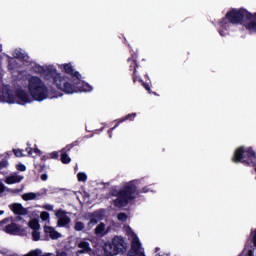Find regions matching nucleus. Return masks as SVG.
Returning <instances> with one entry per match:
<instances>
[{"mask_svg": "<svg viewBox=\"0 0 256 256\" xmlns=\"http://www.w3.org/2000/svg\"><path fill=\"white\" fill-rule=\"evenodd\" d=\"M231 25H243L249 33H256V12L253 14L245 8H232L218 21L219 35L225 37Z\"/></svg>", "mask_w": 256, "mask_h": 256, "instance_id": "nucleus-1", "label": "nucleus"}, {"mask_svg": "<svg viewBox=\"0 0 256 256\" xmlns=\"http://www.w3.org/2000/svg\"><path fill=\"white\" fill-rule=\"evenodd\" d=\"M28 91L32 99L39 102L61 97L55 88L47 87L39 76H32L28 79Z\"/></svg>", "mask_w": 256, "mask_h": 256, "instance_id": "nucleus-2", "label": "nucleus"}, {"mask_svg": "<svg viewBox=\"0 0 256 256\" xmlns=\"http://www.w3.org/2000/svg\"><path fill=\"white\" fill-rule=\"evenodd\" d=\"M137 192V185L133 182H129L122 187V189H112L109 192L110 197H117L113 200L114 207H127L130 201H135L137 196L135 193Z\"/></svg>", "mask_w": 256, "mask_h": 256, "instance_id": "nucleus-3", "label": "nucleus"}, {"mask_svg": "<svg viewBox=\"0 0 256 256\" xmlns=\"http://www.w3.org/2000/svg\"><path fill=\"white\" fill-rule=\"evenodd\" d=\"M45 78L49 80H53L54 85L63 93L67 95H73L75 92V87L69 83V79L61 76V74L57 73V69L53 67H47L44 70Z\"/></svg>", "mask_w": 256, "mask_h": 256, "instance_id": "nucleus-4", "label": "nucleus"}, {"mask_svg": "<svg viewBox=\"0 0 256 256\" xmlns=\"http://www.w3.org/2000/svg\"><path fill=\"white\" fill-rule=\"evenodd\" d=\"M233 163H242L245 167H256V153L253 147L240 146L234 152Z\"/></svg>", "mask_w": 256, "mask_h": 256, "instance_id": "nucleus-5", "label": "nucleus"}, {"mask_svg": "<svg viewBox=\"0 0 256 256\" xmlns=\"http://www.w3.org/2000/svg\"><path fill=\"white\" fill-rule=\"evenodd\" d=\"M127 252V243H125V239L122 236H115L112 239V242L106 243L104 245V255L105 256H115L119 255V253Z\"/></svg>", "mask_w": 256, "mask_h": 256, "instance_id": "nucleus-6", "label": "nucleus"}, {"mask_svg": "<svg viewBox=\"0 0 256 256\" xmlns=\"http://www.w3.org/2000/svg\"><path fill=\"white\" fill-rule=\"evenodd\" d=\"M62 71H64L66 75H70V77H67V76H62V77L69 80V84L72 85V87H74V91H75L77 89V84L80 83L81 81V74L79 73V71H75L71 63L63 64Z\"/></svg>", "mask_w": 256, "mask_h": 256, "instance_id": "nucleus-7", "label": "nucleus"}, {"mask_svg": "<svg viewBox=\"0 0 256 256\" xmlns=\"http://www.w3.org/2000/svg\"><path fill=\"white\" fill-rule=\"evenodd\" d=\"M31 96L23 88H18L16 90V103L19 105H25V103H31Z\"/></svg>", "mask_w": 256, "mask_h": 256, "instance_id": "nucleus-8", "label": "nucleus"}, {"mask_svg": "<svg viewBox=\"0 0 256 256\" xmlns=\"http://www.w3.org/2000/svg\"><path fill=\"white\" fill-rule=\"evenodd\" d=\"M128 63H130L129 71H132V81L135 84L139 80V76L137 75L139 64L137 63V58H135V55H132V57L128 58Z\"/></svg>", "mask_w": 256, "mask_h": 256, "instance_id": "nucleus-9", "label": "nucleus"}, {"mask_svg": "<svg viewBox=\"0 0 256 256\" xmlns=\"http://www.w3.org/2000/svg\"><path fill=\"white\" fill-rule=\"evenodd\" d=\"M127 256H145V252H141V242L139 239H133L131 248L127 253Z\"/></svg>", "mask_w": 256, "mask_h": 256, "instance_id": "nucleus-10", "label": "nucleus"}, {"mask_svg": "<svg viewBox=\"0 0 256 256\" xmlns=\"http://www.w3.org/2000/svg\"><path fill=\"white\" fill-rule=\"evenodd\" d=\"M9 209L14 213V215H29V210L23 207L21 203L10 204Z\"/></svg>", "mask_w": 256, "mask_h": 256, "instance_id": "nucleus-11", "label": "nucleus"}, {"mask_svg": "<svg viewBox=\"0 0 256 256\" xmlns=\"http://www.w3.org/2000/svg\"><path fill=\"white\" fill-rule=\"evenodd\" d=\"M2 99L0 101H5L6 103H17V97L16 94L14 95L11 90H7L6 92H3V95H1Z\"/></svg>", "mask_w": 256, "mask_h": 256, "instance_id": "nucleus-12", "label": "nucleus"}, {"mask_svg": "<svg viewBox=\"0 0 256 256\" xmlns=\"http://www.w3.org/2000/svg\"><path fill=\"white\" fill-rule=\"evenodd\" d=\"M5 231L9 235H19V233H21V226L16 223H11L5 227Z\"/></svg>", "mask_w": 256, "mask_h": 256, "instance_id": "nucleus-13", "label": "nucleus"}, {"mask_svg": "<svg viewBox=\"0 0 256 256\" xmlns=\"http://www.w3.org/2000/svg\"><path fill=\"white\" fill-rule=\"evenodd\" d=\"M77 91H93V87L87 83H85L84 81L81 80L80 78V82L76 85V89L73 93H77Z\"/></svg>", "mask_w": 256, "mask_h": 256, "instance_id": "nucleus-14", "label": "nucleus"}, {"mask_svg": "<svg viewBox=\"0 0 256 256\" xmlns=\"http://www.w3.org/2000/svg\"><path fill=\"white\" fill-rule=\"evenodd\" d=\"M21 181H23V176L11 175L6 178L5 183H7V185H15V183H21Z\"/></svg>", "mask_w": 256, "mask_h": 256, "instance_id": "nucleus-15", "label": "nucleus"}, {"mask_svg": "<svg viewBox=\"0 0 256 256\" xmlns=\"http://www.w3.org/2000/svg\"><path fill=\"white\" fill-rule=\"evenodd\" d=\"M67 153H69V151H67L66 148H63L61 150V162L64 165H69V163H71V157H69V155Z\"/></svg>", "mask_w": 256, "mask_h": 256, "instance_id": "nucleus-16", "label": "nucleus"}, {"mask_svg": "<svg viewBox=\"0 0 256 256\" xmlns=\"http://www.w3.org/2000/svg\"><path fill=\"white\" fill-rule=\"evenodd\" d=\"M135 117H137V113L127 114L126 116H124L118 120V125H120V123H125V121H134Z\"/></svg>", "mask_w": 256, "mask_h": 256, "instance_id": "nucleus-17", "label": "nucleus"}, {"mask_svg": "<svg viewBox=\"0 0 256 256\" xmlns=\"http://www.w3.org/2000/svg\"><path fill=\"white\" fill-rule=\"evenodd\" d=\"M15 59H19L20 61H27L29 59V56L27 54L21 52V50H16L14 52Z\"/></svg>", "mask_w": 256, "mask_h": 256, "instance_id": "nucleus-18", "label": "nucleus"}, {"mask_svg": "<svg viewBox=\"0 0 256 256\" xmlns=\"http://www.w3.org/2000/svg\"><path fill=\"white\" fill-rule=\"evenodd\" d=\"M37 195H41V194H37V193H34V192H29V193H25L22 195V199L24 201H33V199H37Z\"/></svg>", "mask_w": 256, "mask_h": 256, "instance_id": "nucleus-19", "label": "nucleus"}, {"mask_svg": "<svg viewBox=\"0 0 256 256\" xmlns=\"http://www.w3.org/2000/svg\"><path fill=\"white\" fill-rule=\"evenodd\" d=\"M99 221H101V216H99V213L94 212L90 218L88 225H97Z\"/></svg>", "mask_w": 256, "mask_h": 256, "instance_id": "nucleus-20", "label": "nucleus"}, {"mask_svg": "<svg viewBox=\"0 0 256 256\" xmlns=\"http://www.w3.org/2000/svg\"><path fill=\"white\" fill-rule=\"evenodd\" d=\"M71 223V218L69 216H64L60 220H58V227H67Z\"/></svg>", "mask_w": 256, "mask_h": 256, "instance_id": "nucleus-21", "label": "nucleus"}, {"mask_svg": "<svg viewBox=\"0 0 256 256\" xmlns=\"http://www.w3.org/2000/svg\"><path fill=\"white\" fill-rule=\"evenodd\" d=\"M79 249H83L79 251V253H85V251H91V247L89 246V242L82 241L78 244Z\"/></svg>", "mask_w": 256, "mask_h": 256, "instance_id": "nucleus-22", "label": "nucleus"}, {"mask_svg": "<svg viewBox=\"0 0 256 256\" xmlns=\"http://www.w3.org/2000/svg\"><path fill=\"white\" fill-rule=\"evenodd\" d=\"M29 227L30 229H33V231H39L40 225H39V220L33 219L29 222Z\"/></svg>", "mask_w": 256, "mask_h": 256, "instance_id": "nucleus-23", "label": "nucleus"}, {"mask_svg": "<svg viewBox=\"0 0 256 256\" xmlns=\"http://www.w3.org/2000/svg\"><path fill=\"white\" fill-rule=\"evenodd\" d=\"M137 81H139V83H141L142 87H144V89H146V91H147L149 94L153 93V92L151 91V86L149 85V83L143 81V79H141V78H139V77H138V80H137Z\"/></svg>", "mask_w": 256, "mask_h": 256, "instance_id": "nucleus-24", "label": "nucleus"}, {"mask_svg": "<svg viewBox=\"0 0 256 256\" xmlns=\"http://www.w3.org/2000/svg\"><path fill=\"white\" fill-rule=\"evenodd\" d=\"M77 179L78 181L85 183V181H87V174H85L84 172H79L77 174Z\"/></svg>", "mask_w": 256, "mask_h": 256, "instance_id": "nucleus-25", "label": "nucleus"}, {"mask_svg": "<svg viewBox=\"0 0 256 256\" xmlns=\"http://www.w3.org/2000/svg\"><path fill=\"white\" fill-rule=\"evenodd\" d=\"M141 193H149V188L146 186V187H143L141 190H137V187H136V192H135L136 199L137 197H139V195H141Z\"/></svg>", "mask_w": 256, "mask_h": 256, "instance_id": "nucleus-26", "label": "nucleus"}, {"mask_svg": "<svg viewBox=\"0 0 256 256\" xmlns=\"http://www.w3.org/2000/svg\"><path fill=\"white\" fill-rule=\"evenodd\" d=\"M75 231H83L85 229V224L83 222H76L74 226Z\"/></svg>", "mask_w": 256, "mask_h": 256, "instance_id": "nucleus-27", "label": "nucleus"}, {"mask_svg": "<svg viewBox=\"0 0 256 256\" xmlns=\"http://www.w3.org/2000/svg\"><path fill=\"white\" fill-rule=\"evenodd\" d=\"M9 167V161L7 160V159H2L1 161H0V171L2 170V169H7Z\"/></svg>", "mask_w": 256, "mask_h": 256, "instance_id": "nucleus-28", "label": "nucleus"}, {"mask_svg": "<svg viewBox=\"0 0 256 256\" xmlns=\"http://www.w3.org/2000/svg\"><path fill=\"white\" fill-rule=\"evenodd\" d=\"M32 239L33 241H39L41 239V233L37 230L32 232Z\"/></svg>", "mask_w": 256, "mask_h": 256, "instance_id": "nucleus-29", "label": "nucleus"}, {"mask_svg": "<svg viewBox=\"0 0 256 256\" xmlns=\"http://www.w3.org/2000/svg\"><path fill=\"white\" fill-rule=\"evenodd\" d=\"M66 216H67V213L62 209L56 212V217L58 218V220H61L63 219V217H66Z\"/></svg>", "mask_w": 256, "mask_h": 256, "instance_id": "nucleus-30", "label": "nucleus"}, {"mask_svg": "<svg viewBox=\"0 0 256 256\" xmlns=\"http://www.w3.org/2000/svg\"><path fill=\"white\" fill-rule=\"evenodd\" d=\"M12 152L14 153L15 157H25V154H23V150L21 149H13Z\"/></svg>", "mask_w": 256, "mask_h": 256, "instance_id": "nucleus-31", "label": "nucleus"}, {"mask_svg": "<svg viewBox=\"0 0 256 256\" xmlns=\"http://www.w3.org/2000/svg\"><path fill=\"white\" fill-rule=\"evenodd\" d=\"M77 146H79V141L76 140V141L72 142L71 144L67 145L65 147V149H66V151H71V149L73 147H77Z\"/></svg>", "mask_w": 256, "mask_h": 256, "instance_id": "nucleus-32", "label": "nucleus"}, {"mask_svg": "<svg viewBox=\"0 0 256 256\" xmlns=\"http://www.w3.org/2000/svg\"><path fill=\"white\" fill-rule=\"evenodd\" d=\"M103 231H105V224L104 223H100L96 229H95V232L96 233H103Z\"/></svg>", "mask_w": 256, "mask_h": 256, "instance_id": "nucleus-33", "label": "nucleus"}, {"mask_svg": "<svg viewBox=\"0 0 256 256\" xmlns=\"http://www.w3.org/2000/svg\"><path fill=\"white\" fill-rule=\"evenodd\" d=\"M117 218H118V221H127V214L124 212H120Z\"/></svg>", "mask_w": 256, "mask_h": 256, "instance_id": "nucleus-34", "label": "nucleus"}, {"mask_svg": "<svg viewBox=\"0 0 256 256\" xmlns=\"http://www.w3.org/2000/svg\"><path fill=\"white\" fill-rule=\"evenodd\" d=\"M40 218L42 219V221H48V219H49V212H46V211L41 212Z\"/></svg>", "mask_w": 256, "mask_h": 256, "instance_id": "nucleus-35", "label": "nucleus"}, {"mask_svg": "<svg viewBox=\"0 0 256 256\" xmlns=\"http://www.w3.org/2000/svg\"><path fill=\"white\" fill-rule=\"evenodd\" d=\"M50 237L51 239H59V237H61V233L54 230L53 232H51Z\"/></svg>", "mask_w": 256, "mask_h": 256, "instance_id": "nucleus-36", "label": "nucleus"}, {"mask_svg": "<svg viewBox=\"0 0 256 256\" xmlns=\"http://www.w3.org/2000/svg\"><path fill=\"white\" fill-rule=\"evenodd\" d=\"M16 169H17V171H27V166H25L24 164H21V163H19V164H17L16 165Z\"/></svg>", "mask_w": 256, "mask_h": 256, "instance_id": "nucleus-37", "label": "nucleus"}, {"mask_svg": "<svg viewBox=\"0 0 256 256\" xmlns=\"http://www.w3.org/2000/svg\"><path fill=\"white\" fill-rule=\"evenodd\" d=\"M117 127H119V122H117L114 127H112L111 129L108 130V135L110 138L113 135V131H115V129H117Z\"/></svg>", "mask_w": 256, "mask_h": 256, "instance_id": "nucleus-38", "label": "nucleus"}, {"mask_svg": "<svg viewBox=\"0 0 256 256\" xmlns=\"http://www.w3.org/2000/svg\"><path fill=\"white\" fill-rule=\"evenodd\" d=\"M49 157L50 159H59V152L57 151L51 152L49 153Z\"/></svg>", "mask_w": 256, "mask_h": 256, "instance_id": "nucleus-39", "label": "nucleus"}, {"mask_svg": "<svg viewBox=\"0 0 256 256\" xmlns=\"http://www.w3.org/2000/svg\"><path fill=\"white\" fill-rule=\"evenodd\" d=\"M45 169H47V166L45 164L38 165V173L45 172Z\"/></svg>", "mask_w": 256, "mask_h": 256, "instance_id": "nucleus-40", "label": "nucleus"}, {"mask_svg": "<svg viewBox=\"0 0 256 256\" xmlns=\"http://www.w3.org/2000/svg\"><path fill=\"white\" fill-rule=\"evenodd\" d=\"M55 230V228L51 227V226H45L44 227V232L45 233H49L51 235V233Z\"/></svg>", "mask_w": 256, "mask_h": 256, "instance_id": "nucleus-41", "label": "nucleus"}, {"mask_svg": "<svg viewBox=\"0 0 256 256\" xmlns=\"http://www.w3.org/2000/svg\"><path fill=\"white\" fill-rule=\"evenodd\" d=\"M5 189H7L5 184H3V182H0V195H3V193H5Z\"/></svg>", "mask_w": 256, "mask_h": 256, "instance_id": "nucleus-42", "label": "nucleus"}, {"mask_svg": "<svg viewBox=\"0 0 256 256\" xmlns=\"http://www.w3.org/2000/svg\"><path fill=\"white\" fill-rule=\"evenodd\" d=\"M44 209H45L46 211H53V205H51V204H45V205H44Z\"/></svg>", "mask_w": 256, "mask_h": 256, "instance_id": "nucleus-43", "label": "nucleus"}, {"mask_svg": "<svg viewBox=\"0 0 256 256\" xmlns=\"http://www.w3.org/2000/svg\"><path fill=\"white\" fill-rule=\"evenodd\" d=\"M41 181H47V179H49V176L47 175V173H44L40 176Z\"/></svg>", "mask_w": 256, "mask_h": 256, "instance_id": "nucleus-44", "label": "nucleus"}, {"mask_svg": "<svg viewBox=\"0 0 256 256\" xmlns=\"http://www.w3.org/2000/svg\"><path fill=\"white\" fill-rule=\"evenodd\" d=\"M48 159H51L49 154H46V155L41 157V161H47Z\"/></svg>", "mask_w": 256, "mask_h": 256, "instance_id": "nucleus-45", "label": "nucleus"}, {"mask_svg": "<svg viewBox=\"0 0 256 256\" xmlns=\"http://www.w3.org/2000/svg\"><path fill=\"white\" fill-rule=\"evenodd\" d=\"M34 153H36V155H43V152H41L40 150H39V148H34Z\"/></svg>", "mask_w": 256, "mask_h": 256, "instance_id": "nucleus-46", "label": "nucleus"}, {"mask_svg": "<svg viewBox=\"0 0 256 256\" xmlns=\"http://www.w3.org/2000/svg\"><path fill=\"white\" fill-rule=\"evenodd\" d=\"M26 151L28 152V155H33V148L27 147Z\"/></svg>", "mask_w": 256, "mask_h": 256, "instance_id": "nucleus-47", "label": "nucleus"}, {"mask_svg": "<svg viewBox=\"0 0 256 256\" xmlns=\"http://www.w3.org/2000/svg\"><path fill=\"white\" fill-rule=\"evenodd\" d=\"M254 255V251L253 250H249L248 253L245 256H253Z\"/></svg>", "mask_w": 256, "mask_h": 256, "instance_id": "nucleus-48", "label": "nucleus"}, {"mask_svg": "<svg viewBox=\"0 0 256 256\" xmlns=\"http://www.w3.org/2000/svg\"><path fill=\"white\" fill-rule=\"evenodd\" d=\"M60 256H67V253L63 252L60 254Z\"/></svg>", "mask_w": 256, "mask_h": 256, "instance_id": "nucleus-49", "label": "nucleus"}, {"mask_svg": "<svg viewBox=\"0 0 256 256\" xmlns=\"http://www.w3.org/2000/svg\"><path fill=\"white\" fill-rule=\"evenodd\" d=\"M145 79H149V74H145Z\"/></svg>", "mask_w": 256, "mask_h": 256, "instance_id": "nucleus-50", "label": "nucleus"}, {"mask_svg": "<svg viewBox=\"0 0 256 256\" xmlns=\"http://www.w3.org/2000/svg\"><path fill=\"white\" fill-rule=\"evenodd\" d=\"M3 213H5V211H3V210H0V215H3Z\"/></svg>", "mask_w": 256, "mask_h": 256, "instance_id": "nucleus-51", "label": "nucleus"}, {"mask_svg": "<svg viewBox=\"0 0 256 256\" xmlns=\"http://www.w3.org/2000/svg\"><path fill=\"white\" fill-rule=\"evenodd\" d=\"M17 219H18V221H21L22 218H21V216H17Z\"/></svg>", "mask_w": 256, "mask_h": 256, "instance_id": "nucleus-52", "label": "nucleus"}, {"mask_svg": "<svg viewBox=\"0 0 256 256\" xmlns=\"http://www.w3.org/2000/svg\"><path fill=\"white\" fill-rule=\"evenodd\" d=\"M1 51H3V47H2V46H0V52H1Z\"/></svg>", "mask_w": 256, "mask_h": 256, "instance_id": "nucleus-53", "label": "nucleus"}, {"mask_svg": "<svg viewBox=\"0 0 256 256\" xmlns=\"http://www.w3.org/2000/svg\"><path fill=\"white\" fill-rule=\"evenodd\" d=\"M2 97H1V91H0V101H1Z\"/></svg>", "mask_w": 256, "mask_h": 256, "instance_id": "nucleus-54", "label": "nucleus"}, {"mask_svg": "<svg viewBox=\"0 0 256 256\" xmlns=\"http://www.w3.org/2000/svg\"><path fill=\"white\" fill-rule=\"evenodd\" d=\"M10 156V154H9V152L7 153V157H9Z\"/></svg>", "mask_w": 256, "mask_h": 256, "instance_id": "nucleus-55", "label": "nucleus"}, {"mask_svg": "<svg viewBox=\"0 0 256 256\" xmlns=\"http://www.w3.org/2000/svg\"><path fill=\"white\" fill-rule=\"evenodd\" d=\"M156 251H159V248H156Z\"/></svg>", "mask_w": 256, "mask_h": 256, "instance_id": "nucleus-56", "label": "nucleus"}]
</instances>
